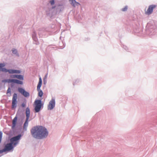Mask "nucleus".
<instances>
[{
    "label": "nucleus",
    "instance_id": "1",
    "mask_svg": "<svg viewBox=\"0 0 157 157\" xmlns=\"http://www.w3.org/2000/svg\"><path fill=\"white\" fill-rule=\"evenodd\" d=\"M32 136L38 139H41L46 137L48 134L47 129L42 126H36L33 127L31 130Z\"/></svg>",
    "mask_w": 157,
    "mask_h": 157
},
{
    "label": "nucleus",
    "instance_id": "2",
    "mask_svg": "<svg viewBox=\"0 0 157 157\" xmlns=\"http://www.w3.org/2000/svg\"><path fill=\"white\" fill-rule=\"evenodd\" d=\"M26 120L24 124L23 128L25 130H26L27 128L28 125V121L30 115V111L28 107L26 109Z\"/></svg>",
    "mask_w": 157,
    "mask_h": 157
},
{
    "label": "nucleus",
    "instance_id": "3",
    "mask_svg": "<svg viewBox=\"0 0 157 157\" xmlns=\"http://www.w3.org/2000/svg\"><path fill=\"white\" fill-rule=\"evenodd\" d=\"M35 106V112H38L40 110L42 106L41 101L40 100H36L34 102Z\"/></svg>",
    "mask_w": 157,
    "mask_h": 157
},
{
    "label": "nucleus",
    "instance_id": "4",
    "mask_svg": "<svg viewBox=\"0 0 157 157\" xmlns=\"http://www.w3.org/2000/svg\"><path fill=\"white\" fill-rule=\"evenodd\" d=\"M2 82H8L11 83L13 82L14 83H17L19 84H22L23 82L21 81L18 80L17 79H8L3 80L2 81Z\"/></svg>",
    "mask_w": 157,
    "mask_h": 157
},
{
    "label": "nucleus",
    "instance_id": "5",
    "mask_svg": "<svg viewBox=\"0 0 157 157\" xmlns=\"http://www.w3.org/2000/svg\"><path fill=\"white\" fill-rule=\"evenodd\" d=\"M17 144V142H15L14 143L11 142L10 143L7 144L5 146L4 150L6 151H10L13 148V144L14 146H15Z\"/></svg>",
    "mask_w": 157,
    "mask_h": 157
},
{
    "label": "nucleus",
    "instance_id": "6",
    "mask_svg": "<svg viewBox=\"0 0 157 157\" xmlns=\"http://www.w3.org/2000/svg\"><path fill=\"white\" fill-rule=\"evenodd\" d=\"M17 94L16 93L14 94L13 99H12V109H13L15 108L16 107V104L17 102Z\"/></svg>",
    "mask_w": 157,
    "mask_h": 157
},
{
    "label": "nucleus",
    "instance_id": "7",
    "mask_svg": "<svg viewBox=\"0 0 157 157\" xmlns=\"http://www.w3.org/2000/svg\"><path fill=\"white\" fill-rule=\"evenodd\" d=\"M55 100L54 99H52L50 101L48 106V110H52L55 107Z\"/></svg>",
    "mask_w": 157,
    "mask_h": 157
},
{
    "label": "nucleus",
    "instance_id": "8",
    "mask_svg": "<svg viewBox=\"0 0 157 157\" xmlns=\"http://www.w3.org/2000/svg\"><path fill=\"white\" fill-rule=\"evenodd\" d=\"M156 7V6L155 5H151L150 6L147 10L145 11V14L147 15H150L151 14L153 10Z\"/></svg>",
    "mask_w": 157,
    "mask_h": 157
},
{
    "label": "nucleus",
    "instance_id": "9",
    "mask_svg": "<svg viewBox=\"0 0 157 157\" xmlns=\"http://www.w3.org/2000/svg\"><path fill=\"white\" fill-rule=\"evenodd\" d=\"M18 91L20 93L22 94L25 97H28L29 96V93L26 91L24 89L22 88H18Z\"/></svg>",
    "mask_w": 157,
    "mask_h": 157
},
{
    "label": "nucleus",
    "instance_id": "10",
    "mask_svg": "<svg viewBox=\"0 0 157 157\" xmlns=\"http://www.w3.org/2000/svg\"><path fill=\"white\" fill-rule=\"evenodd\" d=\"M21 136V135L20 134L18 136L12 138L10 140L11 142L13 143H14L15 142H17L18 143V142L17 141L20 139Z\"/></svg>",
    "mask_w": 157,
    "mask_h": 157
},
{
    "label": "nucleus",
    "instance_id": "11",
    "mask_svg": "<svg viewBox=\"0 0 157 157\" xmlns=\"http://www.w3.org/2000/svg\"><path fill=\"white\" fill-rule=\"evenodd\" d=\"M70 3L74 6L79 5V3L76 2L75 0H69Z\"/></svg>",
    "mask_w": 157,
    "mask_h": 157
},
{
    "label": "nucleus",
    "instance_id": "12",
    "mask_svg": "<svg viewBox=\"0 0 157 157\" xmlns=\"http://www.w3.org/2000/svg\"><path fill=\"white\" fill-rule=\"evenodd\" d=\"M42 83V80L41 78L40 77L39 78V82L38 84V85L37 86V90H38L39 89H40V88L41 86Z\"/></svg>",
    "mask_w": 157,
    "mask_h": 157
},
{
    "label": "nucleus",
    "instance_id": "13",
    "mask_svg": "<svg viewBox=\"0 0 157 157\" xmlns=\"http://www.w3.org/2000/svg\"><path fill=\"white\" fill-rule=\"evenodd\" d=\"M17 117H14V118L13 119V120L12 121V124H13V126L14 127L16 125L17 121Z\"/></svg>",
    "mask_w": 157,
    "mask_h": 157
},
{
    "label": "nucleus",
    "instance_id": "14",
    "mask_svg": "<svg viewBox=\"0 0 157 157\" xmlns=\"http://www.w3.org/2000/svg\"><path fill=\"white\" fill-rule=\"evenodd\" d=\"M37 90L38 91V96L40 97H42L43 94L42 91L40 89H39Z\"/></svg>",
    "mask_w": 157,
    "mask_h": 157
},
{
    "label": "nucleus",
    "instance_id": "15",
    "mask_svg": "<svg viewBox=\"0 0 157 157\" xmlns=\"http://www.w3.org/2000/svg\"><path fill=\"white\" fill-rule=\"evenodd\" d=\"M17 78L21 80H23V76L21 75H17Z\"/></svg>",
    "mask_w": 157,
    "mask_h": 157
},
{
    "label": "nucleus",
    "instance_id": "16",
    "mask_svg": "<svg viewBox=\"0 0 157 157\" xmlns=\"http://www.w3.org/2000/svg\"><path fill=\"white\" fill-rule=\"evenodd\" d=\"M12 52L13 54H16V55L18 56V54L17 53V51L16 49H13L12 50Z\"/></svg>",
    "mask_w": 157,
    "mask_h": 157
},
{
    "label": "nucleus",
    "instance_id": "17",
    "mask_svg": "<svg viewBox=\"0 0 157 157\" xmlns=\"http://www.w3.org/2000/svg\"><path fill=\"white\" fill-rule=\"evenodd\" d=\"M10 91H11L10 89V87H9L7 90V95L8 96H10Z\"/></svg>",
    "mask_w": 157,
    "mask_h": 157
},
{
    "label": "nucleus",
    "instance_id": "18",
    "mask_svg": "<svg viewBox=\"0 0 157 157\" xmlns=\"http://www.w3.org/2000/svg\"><path fill=\"white\" fill-rule=\"evenodd\" d=\"M128 9V6H126L124 8L122 9V11H125L127 10Z\"/></svg>",
    "mask_w": 157,
    "mask_h": 157
},
{
    "label": "nucleus",
    "instance_id": "19",
    "mask_svg": "<svg viewBox=\"0 0 157 157\" xmlns=\"http://www.w3.org/2000/svg\"><path fill=\"white\" fill-rule=\"evenodd\" d=\"M2 137V133L0 132V143L1 142Z\"/></svg>",
    "mask_w": 157,
    "mask_h": 157
},
{
    "label": "nucleus",
    "instance_id": "20",
    "mask_svg": "<svg viewBox=\"0 0 157 157\" xmlns=\"http://www.w3.org/2000/svg\"><path fill=\"white\" fill-rule=\"evenodd\" d=\"M54 0H52L51 1H50V3L52 5L54 4Z\"/></svg>",
    "mask_w": 157,
    "mask_h": 157
},
{
    "label": "nucleus",
    "instance_id": "21",
    "mask_svg": "<svg viewBox=\"0 0 157 157\" xmlns=\"http://www.w3.org/2000/svg\"><path fill=\"white\" fill-rule=\"evenodd\" d=\"M17 75H13L11 76V77L12 78H17Z\"/></svg>",
    "mask_w": 157,
    "mask_h": 157
},
{
    "label": "nucleus",
    "instance_id": "22",
    "mask_svg": "<svg viewBox=\"0 0 157 157\" xmlns=\"http://www.w3.org/2000/svg\"><path fill=\"white\" fill-rule=\"evenodd\" d=\"M6 151L4 150V148L2 150H0V153H2Z\"/></svg>",
    "mask_w": 157,
    "mask_h": 157
},
{
    "label": "nucleus",
    "instance_id": "23",
    "mask_svg": "<svg viewBox=\"0 0 157 157\" xmlns=\"http://www.w3.org/2000/svg\"><path fill=\"white\" fill-rule=\"evenodd\" d=\"M26 106V103H22L21 104V106L22 107H25Z\"/></svg>",
    "mask_w": 157,
    "mask_h": 157
}]
</instances>
